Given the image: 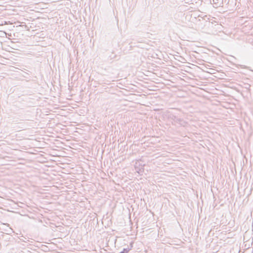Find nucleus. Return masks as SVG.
<instances>
[{
	"label": "nucleus",
	"instance_id": "obj_1",
	"mask_svg": "<svg viewBox=\"0 0 253 253\" xmlns=\"http://www.w3.org/2000/svg\"><path fill=\"white\" fill-rule=\"evenodd\" d=\"M172 122L175 124H178L180 126H185L186 123L182 119L178 118L175 116H172L171 117Z\"/></svg>",
	"mask_w": 253,
	"mask_h": 253
},
{
	"label": "nucleus",
	"instance_id": "obj_3",
	"mask_svg": "<svg viewBox=\"0 0 253 253\" xmlns=\"http://www.w3.org/2000/svg\"><path fill=\"white\" fill-rule=\"evenodd\" d=\"M135 169L139 173L143 171V170L142 171H141L140 169H139L138 170L137 168H136V167H135Z\"/></svg>",
	"mask_w": 253,
	"mask_h": 253
},
{
	"label": "nucleus",
	"instance_id": "obj_4",
	"mask_svg": "<svg viewBox=\"0 0 253 253\" xmlns=\"http://www.w3.org/2000/svg\"><path fill=\"white\" fill-rule=\"evenodd\" d=\"M110 57H111V58L112 59V58H115V56H114L113 57H112L111 56H110Z\"/></svg>",
	"mask_w": 253,
	"mask_h": 253
},
{
	"label": "nucleus",
	"instance_id": "obj_2",
	"mask_svg": "<svg viewBox=\"0 0 253 253\" xmlns=\"http://www.w3.org/2000/svg\"><path fill=\"white\" fill-rule=\"evenodd\" d=\"M130 245V248L127 247V248H124L123 250L120 253H128V252L131 250V248H132V243H131Z\"/></svg>",
	"mask_w": 253,
	"mask_h": 253
}]
</instances>
